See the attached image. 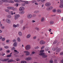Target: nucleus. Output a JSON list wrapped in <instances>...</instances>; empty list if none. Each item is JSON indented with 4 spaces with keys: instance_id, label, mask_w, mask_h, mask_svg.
I'll use <instances>...</instances> for the list:
<instances>
[{
    "instance_id": "nucleus-6",
    "label": "nucleus",
    "mask_w": 63,
    "mask_h": 63,
    "mask_svg": "<svg viewBox=\"0 0 63 63\" xmlns=\"http://www.w3.org/2000/svg\"><path fill=\"white\" fill-rule=\"evenodd\" d=\"M24 52L26 53L25 54L26 56H28L30 55V52L27 51H24Z\"/></svg>"
},
{
    "instance_id": "nucleus-35",
    "label": "nucleus",
    "mask_w": 63,
    "mask_h": 63,
    "mask_svg": "<svg viewBox=\"0 0 63 63\" xmlns=\"http://www.w3.org/2000/svg\"><path fill=\"white\" fill-rule=\"evenodd\" d=\"M15 49V47H12L11 49V50H14Z\"/></svg>"
},
{
    "instance_id": "nucleus-57",
    "label": "nucleus",
    "mask_w": 63,
    "mask_h": 63,
    "mask_svg": "<svg viewBox=\"0 0 63 63\" xmlns=\"http://www.w3.org/2000/svg\"><path fill=\"white\" fill-rule=\"evenodd\" d=\"M19 1H20L21 2H24V1H23L22 0H19Z\"/></svg>"
},
{
    "instance_id": "nucleus-23",
    "label": "nucleus",
    "mask_w": 63,
    "mask_h": 63,
    "mask_svg": "<svg viewBox=\"0 0 63 63\" xmlns=\"http://www.w3.org/2000/svg\"><path fill=\"white\" fill-rule=\"evenodd\" d=\"M61 48H59L57 50L56 52H59L60 51V50H61Z\"/></svg>"
},
{
    "instance_id": "nucleus-50",
    "label": "nucleus",
    "mask_w": 63,
    "mask_h": 63,
    "mask_svg": "<svg viewBox=\"0 0 63 63\" xmlns=\"http://www.w3.org/2000/svg\"><path fill=\"white\" fill-rule=\"evenodd\" d=\"M5 40V38H2V41H4V40Z\"/></svg>"
},
{
    "instance_id": "nucleus-32",
    "label": "nucleus",
    "mask_w": 63,
    "mask_h": 63,
    "mask_svg": "<svg viewBox=\"0 0 63 63\" xmlns=\"http://www.w3.org/2000/svg\"><path fill=\"white\" fill-rule=\"evenodd\" d=\"M57 41L56 40L53 43V44H54V45L55 44H56L57 43Z\"/></svg>"
},
{
    "instance_id": "nucleus-15",
    "label": "nucleus",
    "mask_w": 63,
    "mask_h": 63,
    "mask_svg": "<svg viewBox=\"0 0 63 63\" xmlns=\"http://www.w3.org/2000/svg\"><path fill=\"white\" fill-rule=\"evenodd\" d=\"M7 8L9 10H11V9H13L14 8V7H7Z\"/></svg>"
},
{
    "instance_id": "nucleus-43",
    "label": "nucleus",
    "mask_w": 63,
    "mask_h": 63,
    "mask_svg": "<svg viewBox=\"0 0 63 63\" xmlns=\"http://www.w3.org/2000/svg\"><path fill=\"white\" fill-rule=\"evenodd\" d=\"M39 48V47L38 46H37L36 47H35V49H38Z\"/></svg>"
},
{
    "instance_id": "nucleus-42",
    "label": "nucleus",
    "mask_w": 63,
    "mask_h": 63,
    "mask_svg": "<svg viewBox=\"0 0 63 63\" xmlns=\"http://www.w3.org/2000/svg\"><path fill=\"white\" fill-rule=\"evenodd\" d=\"M4 47L5 48H9V47L7 46H4Z\"/></svg>"
},
{
    "instance_id": "nucleus-7",
    "label": "nucleus",
    "mask_w": 63,
    "mask_h": 63,
    "mask_svg": "<svg viewBox=\"0 0 63 63\" xmlns=\"http://www.w3.org/2000/svg\"><path fill=\"white\" fill-rule=\"evenodd\" d=\"M53 7L52 6H50L47 7V11H49V10H51L52 9H53Z\"/></svg>"
},
{
    "instance_id": "nucleus-46",
    "label": "nucleus",
    "mask_w": 63,
    "mask_h": 63,
    "mask_svg": "<svg viewBox=\"0 0 63 63\" xmlns=\"http://www.w3.org/2000/svg\"><path fill=\"white\" fill-rule=\"evenodd\" d=\"M46 0H41V1L42 2H45Z\"/></svg>"
},
{
    "instance_id": "nucleus-62",
    "label": "nucleus",
    "mask_w": 63,
    "mask_h": 63,
    "mask_svg": "<svg viewBox=\"0 0 63 63\" xmlns=\"http://www.w3.org/2000/svg\"><path fill=\"white\" fill-rule=\"evenodd\" d=\"M13 42H16V40L14 39L13 40Z\"/></svg>"
},
{
    "instance_id": "nucleus-4",
    "label": "nucleus",
    "mask_w": 63,
    "mask_h": 63,
    "mask_svg": "<svg viewBox=\"0 0 63 63\" xmlns=\"http://www.w3.org/2000/svg\"><path fill=\"white\" fill-rule=\"evenodd\" d=\"M60 1H61L60 3V4L59 6V8H63V0H60ZM63 2L61 3V2Z\"/></svg>"
},
{
    "instance_id": "nucleus-44",
    "label": "nucleus",
    "mask_w": 63,
    "mask_h": 63,
    "mask_svg": "<svg viewBox=\"0 0 63 63\" xmlns=\"http://www.w3.org/2000/svg\"><path fill=\"white\" fill-rule=\"evenodd\" d=\"M44 47H45V46H43L41 47V49H43V48H44Z\"/></svg>"
},
{
    "instance_id": "nucleus-49",
    "label": "nucleus",
    "mask_w": 63,
    "mask_h": 63,
    "mask_svg": "<svg viewBox=\"0 0 63 63\" xmlns=\"http://www.w3.org/2000/svg\"><path fill=\"white\" fill-rule=\"evenodd\" d=\"M4 55H5V53H2L1 54V56H4Z\"/></svg>"
},
{
    "instance_id": "nucleus-56",
    "label": "nucleus",
    "mask_w": 63,
    "mask_h": 63,
    "mask_svg": "<svg viewBox=\"0 0 63 63\" xmlns=\"http://www.w3.org/2000/svg\"><path fill=\"white\" fill-rule=\"evenodd\" d=\"M35 22H36V21L34 20H33L32 21V23Z\"/></svg>"
},
{
    "instance_id": "nucleus-21",
    "label": "nucleus",
    "mask_w": 63,
    "mask_h": 63,
    "mask_svg": "<svg viewBox=\"0 0 63 63\" xmlns=\"http://www.w3.org/2000/svg\"><path fill=\"white\" fill-rule=\"evenodd\" d=\"M49 48L48 47H47L45 48V50L46 51H48L49 50Z\"/></svg>"
},
{
    "instance_id": "nucleus-60",
    "label": "nucleus",
    "mask_w": 63,
    "mask_h": 63,
    "mask_svg": "<svg viewBox=\"0 0 63 63\" xmlns=\"http://www.w3.org/2000/svg\"><path fill=\"white\" fill-rule=\"evenodd\" d=\"M1 28L2 29H4V28H5V27H4V26H2L1 27Z\"/></svg>"
},
{
    "instance_id": "nucleus-19",
    "label": "nucleus",
    "mask_w": 63,
    "mask_h": 63,
    "mask_svg": "<svg viewBox=\"0 0 63 63\" xmlns=\"http://www.w3.org/2000/svg\"><path fill=\"white\" fill-rule=\"evenodd\" d=\"M7 17L8 18H10L12 17V16L11 15H8L7 16Z\"/></svg>"
},
{
    "instance_id": "nucleus-48",
    "label": "nucleus",
    "mask_w": 63,
    "mask_h": 63,
    "mask_svg": "<svg viewBox=\"0 0 63 63\" xmlns=\"http://www.w3.org/2000/svg\"><path fill=\"white\" fill-rule=\"evenodd\" d=\"M21 5L22 6H25V4H21Z\"/></svg>"
},
{
    "instance_id": "nucleus-61",
    "label": "nucleus",
    "mask_w": 63,
    "mask_h": 63,
    "mask_svg": "<svg viewBox=\"0 0 63 63\" xmlns=\"http://www.w3.org/2000/svg\"><path fill=\"white\" fill-rule=\"evenodd\" d=\"M49 30H49V31H50V32H51V29H49Z\"/></svg>"
},
{
    "instance_id": "nucleus-52",
    "label": "nucleus",
    "mask_w": 63,
    "mask_h": 63,
    "mask_svg": "<svg viewBox=\"0 0 63 63\" xmlns=\"http://www.w3.org/2000/svg\"><path fill=\"white\" fill-rule=\"evenodd\" d=\"M23 29L24 30H25V26H24L23 27Z\"/></svg>"
},
{
    "instance_id": "nucleus-8",
    "label": "nucleus",
    "mask_w": 63,
    "mask_h": 63,
    "mask_svg": "<svg viewBox=\"0 0 63 63\" xmlns=\"http://www.w3.org/2000/svg\"><path fill=\"white\" fill-rule=\"evenodd\" d=\"M32 17V15L31 14H29L28 15L27 17L28 18H31Z\"/></svg>"
},
{
    "instance_id": "nucleus-40",
    "label": "nucleus",
    "mask_w": 63,
    "mask_h": 63,
    "mask_svg": "<svg viewBox=\"0 0 63 63\" xmlns=\"http://www.w3.org/2000/svg\"><path fill=\"white\" fill-rule=\"evenodd\" d=\"M36 38H37V36H34L33 37V39L35 40V39H36Z\"/></svg>"
},
{
    "instance_id": "nucleus-12",
    "label": "nucleus",
    "mask_w": 63,
    "mask_h": 63,
    "mask_svg": "<svg viewBox=\"0 0 63 63\" xmlns=\"http://www.w3.org/2000/svg\"><path fill=\"white\" fill-rule=\"evenodd\" d=\"M45 21V18L44 17L41 18V22H43Z\"/></svg>"
},
{
    "instance_id": "nucleus-53",
    "label": "nucleus",
    "mask_w": 63,
    "mask_h": 63,
    "mask_svg": "<svg viewBox=\"0 0 63 63\" xmlns=\"http://www.w3.org/2000/svg\"><path fill=\"white\" fill-rule=\"evenodd\" d=\"M36 16V14H34L33 15V17H35Z\"/></svg>"
},
{
    "instance_id": "nucleus-37",
    "label": "nucleus",
    "mask_w": 63,
    "mask_h": 63,
    "mask_svg": "<svg viewBox=\"0 0 63 63\" xmlns=\"http://www.w3.org/2000/svg\"><path fill=\"white\" fill-rule=\"evenodd\" d=\"M52 12H53V13H55V12H56V10L55 9H53L52 10Z\"/></svg>"
},
{
    "instance_id": "nucleus-24",
    "label": "nucleus",
    "mask_w": 63,
    "mask_h": 63,
    "mask_svg": "<svg viewBox=\"0 0 63 63\" xmlns=\"http://www.w3.org/2000/svg\"><path fill=\"white\" fill-rule=\"evenodd\" d=\"M6 57L7 58L11 57H12V55H7Z\"/></svg>"
},
{
    "instance_id": "nucleus-47",
    "label": "nucleus",
    "mask_w": 63,
    "mask_h": 63,
    "mask_svg": "<svg viewBox=\"0 0 63 63\" xmlns=\"http://www.w3.org/2000/svg\"><path fill=\"white\" fill-rule=\"evenodd\" d=\"M13 27H15V28L16 27H17V26H16V25H13Z\"/></svg>"
},
{
    "instance_id": "nucleus-36",
    "label": "nucleus",
    "mask_w": 63,
    "mask_h": 63,
    "mask_svg": "<svg viewBox=\"0 0 63 63\" xmlns=\"http://www.w3.org/2000/svg\"><path fill=\"white\" fill-rule=\"evenodd\" d=\"M5 61L6 62L9 60V58H7L6 59H4Z\"/></svg>"
},
{
    "instance_id": "nucleus-38",
    "label": "nucleus",
    "mask_w": 63,
    "mask_h": 63,
    "mask_svg": "<svg viewBox=\"0 0 63 63\" xmlns=\"http://www.w3.org/2000/svg\"><path fill=\"white\" fill-rule=\"evenodd\" d=\"M21 63H26L27 62H26L25 61H22L21 62Z\"/></svg>"
},
{
    "instance_id": "nucleus-25",
    "label": "nucleus",
    "mask_w": 63,
    "mask_h": 63,
    "mask_svg": "<svg viewBox=\"0 0 63 63\" xmlns=\"http://www.w3.org/2000/svg\"><path fill=\"white\" fill-rule=\"evenodd\" d=\"M44 51H45V50H42L40 51V53H43L44 52Z\"/></svg>"
},
{
    "instance_id": "nucleus-5",
    "label": "nucleus",
    "mask_w": 63,
    "mask_h": 63,
    "mask_svg": "<svg viewBox=\"0 0 63 63\" xmlns=\"http://www.w3.org/2000/svg\"><path fill=\"white\" fill-rule=\"evenodd\" d=\"M51 4L49 2H47L45 4V6L46 7H49L50 6Z\"/></svg>"
},
{
    "instance_id": "nucleus-51",
    "label": "nucleus",
    "mask_w": 63,
    "mask_h": 63,
    "mask_svg": "<svg viewBox=\"0 0 63 63\" xmlns=\"http://www.w3.org/2000/svg\"><path fill=\"white\" fill-rule=\"evenodd\" d=\"M35 28L37 30H39V29L38 28Z\"/></svg>"
},
{
    "instance_id": "nucleus-30",
    "label": "nucleus",
    "mask_w": 63,
    "mask_h": 63,
    "mask_svg": "<svg viewBox=\"0 0 63 63\" xmlns=\"http://www.w3.org/2000/svg\"><path fill=\"white\" fill-rule=\"evenodd\" d=\"M0 5H2L3 3V2L2 0H0Z\"/></svg>"
},
{
    "instance_id": "nucleus-41",
    "label": "nucleus",
    "mask_w": 63,
    "mask_h": 63,
    "mask_svg": "<svg viewBox=\"0 0 63 63\" xmlns=\"http://www.w3.org/2000/svg\"><path fill=\"white\" fill-rule=\"evenodd\" d=\"M5 11L6 12H9V9H5Z\"/></svg>"
},
{
    "instance_id": "nucleus-63",
    "label": "nucleus",
    "mask_w": 63,
    "mask_h": 63,
    "mask_svg": "<svg viewBox=\"0 0 63 63\" xmlns=\"http://www.w3.org/2000/svg\"><path fill=\"white\" fill-rule=\"evenodd\" d=\"M35 53V52H32V54H34Z\"/></svg>"
},
{
    "instance_id": "nucleus-13",
    "label": "nucleus",
    "mask_w": 63,
    "mask_h": 63,
    "mask_svg": "<svg viewBox=\"0 0 63 63\" xmlns=\"http://www.w3.org/2000/svg\"><path fill=\"white\" fill-rule=\"evenodd\" d=\"M30 37H31V35L30 34H29L27 35L26 38H27L28 39L29 38H30Z\"/></svg>"
},
{
    "instance_id": "nucleus-28",
    "label": "nucleus",
    "mask_w": 63,
    "mask_h": 63,
    "mask_svg": "<svg viewBox=\"0 0 63 63\" xmlns=\"http://www.w3.org/2000/svg\"><path fill=\"white\" fill-rule=\"evenodd\" d=\"M61 10H57V12H58V13H61Z\"/></svg>"
},
{
    "instance_id": "nucleus-58",
    "label": "nucleus",
    "mask_w": 63,
    "mask_h": 63,
    "mask_svg": "<svg viewBox=\"0 0 63 63\" xmlns=\"http://www.w3.org/2000/svg\"><path fill=\"white\" fill-rule=\"evenodd\" d=\"M60 54H61L62 55H63V52H61L60 53Z\"/></svg>"
},
{
    "instance_id": "nucleus-31",
    "label": "nucleus",
    "mask_w": 63,
    "mask_h": 63,
    "mask_svg": "<svg viewBox=\"0 0 63 63\" xmlns=\"http://www.w3.org/2000/svg\"><path fill=\"white\" fill-rule=\"evenodd\" d=\"M15 2L17 3H20V1L18 0H14Z\"/></svg>"
},
{
    "instance_id": "nucleus-34",
    "label": "nucleus",
    "mask_w": 63,
    "mask_h": 63,
    "mask_svg": "<svg viewBox=\"0 0 63 63\" xmlns=\"http://www.w3.org/2000/svg\"><path fill=\"white\" fill-rule=\"evenodd\" d=\"M22 11L20 13V14H23L24 13V11Z\"/></svg>"
},
{
    "instance_id": "nucleus-2",
    "label": "nucleus",
    "mask_w": 63,
    "mask_h": 63,
    "mask_svg": "<svg viewBox=\"0 0 63 63\" xmlns=\"http://www.w3.org/2000/svg\"><path fill=\"white\" fill-rule=\"evenodd\" d=\"M25 48L26 50H28L31 48V46L30 45H28L25 47Z\"/></svg>"
},
{
    "instance_id": "nucleus-54",
    "label": "nucleus",
    "mask_w": 63,
    "mask_h": 63,
    "mask_svg": "<svg viewBox=\"0 0 63 63\" xmlns=\"http://www.w3.org/2000/svg\"><path fill=\"white\" fill-rule=\"evenodd\" d=\"M9 41H10V40H7L6 41V43H9Z\"/></svg>"
},
{
    "instance_id": "nucleus-9",
    "label": "nucleus",
    "mask_w": 63,
    "mask_h": 63,
    "mask_svg": "<svg viewBox=\"0 0 63 63\" xmlns=\"http://www.w3.org/2000/svg\"><path fill=\"white\" fill-rule=\"evenodd\" d=\"M6 22L8 23H11V20L8 18H7L6 19Z\"/></svg>"
},
{
    "instance_id": "nucleus-17",
    "label": "nucleus",
    "mask_w": 63,
    "mask_h": 63,
    "mask_svg": "<svg viewBox=\"0 0 63 63\" xmlns=\"http://www.w3.org/2000/svg\"><path fill=\"white\" fill-rule=\"evenodd\" d=\"M12 62H13V60L12 59H10V60L8 61V63H10Z\"/></svg>"
},
{
    "instance_id": "nucleus-14",
    "label": "nucleus",
    "mask_w": 63,
    "mask_h": 63,
    "mask_svg": "<svg viewBox=\"0 0 63 63\" xmlns=\"http://www.w3.org/2000/svg\"><path fill=\"white\" fill-rule=\"evenodd\" d=\"M17 43L15 42L14 43L13 45L14 47H17Z\"/></svg>"
},
{
    "instance_id": "nucleus-11",
    "label": "nucleus",
    "mask_w": 63,
    "mask_h": 63,
    "mask_svg": "<svg viewBox=\"0 0 63 63\" xmlns=\"http://www.w3.org/2000/svg\"><path fill=\"white\" fill-rule=\"evenodd\" d=\"M24 10V8L23 7H21L19 9V10L20 11H23V10Z\"/></svg>"
},
{
    "instance_id": "nucleus-16",
    "label": "nucleus",
    "mask_w": 63,
    "mask_h": 63,
    "mask_svg": "<svg viewBox=\"0 0 63 63\" xmlns=\"http://www.w3.org/2000/svg\"><path fill=\"white\" fill-rule=\"evenodd\" d=\"M31 57H28L26 58V60L27 61H28V60H31Z\"/></svg>"
},
{
    "instance_id": "nucleus-1",
    "label": "nucleus",
    "mask_w": 63,
    "mask_h": 63,
    "mask_svg": "<svg viewBox=\"0 0 63 63\" xmlns=\"http://www.w3.org/2000/svg\"><path fill=\"white\" fill-rule=\"evenodd\" d=\"M39 55H42V58H46L47 57V55L45 54L44 53H40L39 54Z\"/></svg>"
},
{
    "instance_id": "nucleus-33",
    "label": "nucleus",
    "mask_w": 63,
    "mask_h": 63,
    "mask_svg": "<svg viewBox=\"0 0 63 63\" xmlns=\"http://www.w3.org/2000/svg\"><path fill=\"white\" fill-rule=\"evenodd\" d=\"M50 24H52L54 23V22L52 21H50Z\"/></svg>"
},
{
    "instance_id": "nucleus-22",
    "label": "nucleus",
    "mask_w": 63,
    "mask_h": 63,
    "mask_svg": "<svg viewBox=\"0 0 63 63\" xmlns=\"http://www.w3.org/2000/svg\"><path fill=\"white\" fill-rule=\"evenodd\" d=\"M18 34L20 36H22V33L21 32H18Z\"/></svg>"
},
{
    "instance_id": "nucleus-55",
    "label": "nucleus",
    "mask_w": 63,
    "mask_h": 63,
    "mask_svg": "<svg viewBox=\"0 0 63 63\" xmlns=\"http://www.w3.org/2000/svg\"><path fill=\"white\" fill-rule=\"evenodd\" d=\"M53 61L51 60L50 61V63H53Z\"/></svg>"
},
{
    "instance_id": "nucleus-45",
    "label": "nucleus",
    "mask_w": 63,
    "mask_h": 63,
    "mask_svg": "<svg viewBox=\"0 0 63 63\" xmlns=\"http://www.w3.org/2000/svg\"><path fill=\"white\" fill-rule=\"evenodd\" d=\"M15 6H16V7H17V6H18V3H16V4H15Z\"/></svg>"
},
{
    "instance_id": "nucleus-10",
    "label": "nucleus",
    "mask_w": 63,
    "mask_h": 63,
    "mask_svg": "<svg viewBox=\"0 0 63 63\" xmlns=\"http://www.w3.org/2000/svg\"><path fill=\"white\" fill-rule=\"evenodd\" d=\"M40 44H41V45H44L45 44V42L43 40H41L40 42Z\"/></svg>"
},
{
    "instance_id": "nucleus-26",
    "label": "nucleus",
    "mask_w": 63,
    "mask_h": 63,
    "mask_svg": "<svg viewBox=\"0 0 63 63\" xmlns=\"http://www.w3.org/2000/svg\"><path fill=\"white\" fill-rule=\"evenodd\" d=\"M14 52H16L15 53H17V54H18V53H19V52L17 51L16 50H14Z\"/></svg>"
},
{
    "instance_id": "nucleus-39",
    "label": "nucleus",
    "mask_w": 63,
    "mask_h": 63,
    "mask_svg": "<svg viewBox=\"0 0 63 63\" xmlns=\"http://www.w3.org/2000/svg\"><path fill=\"white\" fill-rule=\"evenodd\" d=\"M10 2L11 3H14V1L12 0H10Z\"/></svg>"
},
{
    "instance_id": "nucleus-27",
    "label": "nucleus",
    "mask_w": 63,
    "mask_h": 63,
    "mask_svg": "<svg viewBox=\"0 0 63 63\" xmlns=\"http://www.w3.org/2000/svg\"><path fill=\"white\" fill-rule=\"evenodd\" d=\"M17 40L18 42H20V38L19 37H18L17 38Z\"/></svg>"
},
{
    "instance_id": "nucleus-59",
    "label": "nucleus",
    "mask_w": 63,
    "mask_h": 63,
    "mask_svg": "<svg viewBox=\"0 0 63 63\" xmlns=\"http://www.w3.org/2000/svg\"><path fill=\"white\" fill-rule=\"evenodd\" d=\"M16 60L17 61H19V59H16Z\"/></svg>"
},
{
    "instance_id": "nucleus-18",
    "label": "nucleus",
    "mask_w": 63,
    "mask_h": 63,
    "mask_svg": "<svg viewBox=\"0 0 63 63\" xmlns=\"http://www.w3.org/2000/svg\"><path fill=\"white\" fill-rule=\"evenodd\" d=\"M24 2H25V4H27H27H28L29 3V2L28 1H24Z\"/></svg>"
},
{
    "instance_id": "nucleus-3",
    "label": "nucleus",
    "mask_w": 63,
    "mask_h": 63,
    "mask_svg": "<svg viewBox=\"0 0 63 63\" xmlns=\"http://www.w3.org/2000/svg\"><path fill=\"white\" fill-rule=\"evenodd\" d=\"M20 16V15L19 14H16L14 15V19L15 20H16L18 19V17Z\"/></svg>"
},
{
    "instance_id": "nucleus-29",
    "label": "nucleus",
    "mask_w": 63,
    "mask_h": 63,
    "mask_svg": "<svg viewBox=\"0 0 63 63\" xmlns=\"http://www.w3.org/2000/svg\"><path fill=\"white\" fill-rule=\"evenodd\" d=\"M23 22V20H21L20 21V24H22Z\"/></svg>"
},
{
    "instance_id": "nucleus-64",
    "label": "nucleus",
    "mask_w": 63,
    "mask_h": 63,
    "mask_svg": "<svg viewBox=\"0 0 63 63\" xmlns=\"http://www.w3.org/2000/svg\"><path fill=\"white\" fill-rule=\"evenodd\" d=\"M16 10V8H14L13 9V11H15V10Z\"/></svg>"
},
{
    "instance_id": "nucleus-20",
    "label": "nucleus",
    "mask_w": 63,
    "mask_h": 63,
    "mask_svg": "<svg viewBox=\"0 0 63 63\" xmlns=\"http://www.w3.org/2000/svg\"><path fill=\"white\" fill-rule=\"evenodd\" d=\"M39 11H35L34 12V14H37L38 13H39Z\"/></svg>"
}]
</instances>
